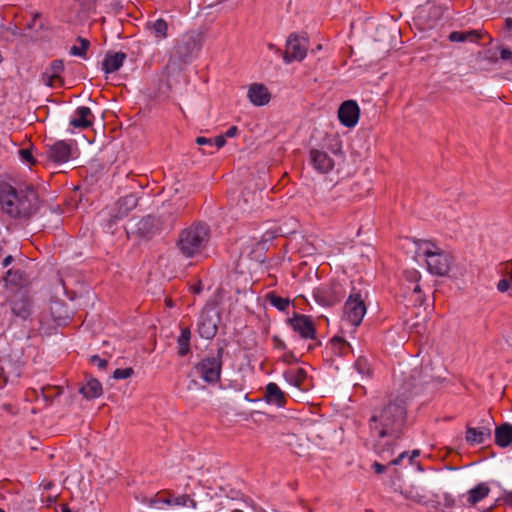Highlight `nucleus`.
I'll use <instances>...</instances> for the list:
<instances>
[{
  "mask_svg": "<svg viewBox=\"0 0 512 512\" xmlns=\"http://www.w3.org/2000/svg\"><path fill=\"white\" fill-rule=\"evenodd\" d=\"M276 285V279L272 275H268L264 280L263 288H272Z\"/></svg>",
  "mask_w": 512,
  "mask_h": 512,
  "instance_id": "nucleus-60",
  "label": "nucleus"
},
{
  "mask_svg": "<svg viewBox=\"0 0 512 512\" xmlns=\"http://www.w3.org/2000/svg\"><path fill=\"white\" fill-rule=\"evenodd\" d=\"M225 290H216L213 298L210 300V303H212L215 306H218L222 303V297Z\"/></svg>",
  "mask_w": 512,
  "mask_h": 512,
  "instance_id": "nucleus-56",
  "label": "nucleus"
},
{
  "mask_svg": "<svg viewBox=\"0 0 512 512\" xmlns=\"http://www.w3.org/2000/svg\"><path fill=\"white\" fill-rule=\"evenodd\" d=\"M159 231L157 220L152 216L143 217L137 223V233L139 236L149 239Z\"/></svg>",
  "mask_w": 512,
  "mask_h": 512,
  "instance_id": "nucleus-28",
  "label": "nucleus"
},
{
  "mask_svg": "<svg viewBox=\"0 0 512 512\" xmlns=\"http://www.w3.org/2000/svg\"><path fill=\"white\" fill-rule=\"evenodd\" d=\"M372 469L376 474H381L387 470V465L381 464L379 462H374L372 464Z\"/></svg>",
  "mask_w": 512,
  "mask_h": 512,
  "instance_id": "nucleus-57",
  "label": "nucleus"
},
{
  "mask_svg": "<svg viewBox=\"0 0 512 512\" xmlns=\"http://www.w3.org/2000/svg\"><path fill=\"white\" fill-rule=\"evenodd\" d=\"M46 30V25L39 12L32 14L31 20L25 25V37L31 40H38L42 37V32Z\"/></svg>",
  "mask_w": 512,
  "mask_h": 512,
  "instance_id": "nucleus-23",
  "label": "nucleus"
},
{
  "mask_svg": "<svg viewBox=\"0 0 512 512\" xmlns=\"http://www.w3.org/2000/svg\"><path fill=\"white\" fill-rule=\"evenodd\" d=\"M258 283L259 279H254L250 268L245 267L243 263H238L228 274L227 284L233 288H252Z\"/></svg>",
  "mask_w": 512,
  "mask_h": 512,
  "instance_id": "nucleus-11",
  "label": "nucleus"
},
{
  "mask_svg": "<svg viewBox=\"0 0 512 512\" xmlns=\"http://www.w3.org/2000/svg\"><path fill=\"white\" fill-rule=\"evenodd\" d=\"M268 250L263 243H259L256 240H251L246 243L242 249V253H246L250 260L255 264L260 265L265 261V253Z\"/></svg>",
  "mask_w": 512,
  "mask_h": 512,
  "instance_id": "nucleus-25",
  "label": "nucleus"
},
{
  "mask_svg": "<svg viewBox=\"0 0 512 512\" xmlns=\"http://www.w3.org/2000/svg\"><path fill=\"white\" fill-rule=\"evenodd\" d=\"M202 47L201 34L189 31L182 35L175 45V55L182 62H189Z\"/></svg>",
  "mask_w": 512,
  "mask_h": 512,
  "instance_id": "nucleus-8",
  "label": "nucleus"
},
{
  "mask_svg": "<svg viewBox=\"0 0 512 512\" xmlns=\"http://www.w3.org/2000/svg\"><path fill=\"white\" fill-rule=\"evenodd\" d=\"M94 115L89 107L80 106L75 110V116L70 120V126L85 130L93 125Z\"/></svg>",
  "mask_w": 512,
  "mask_h": 512,
  "instance_id": "nucleus-17",
  "label": "nucleus"
},
{
  "mask_svg": "<svg viewBox=\"0 0 512 512\" xmlns=\"http://www.w3.org/2000/svg\"><path fill=\"white\" fill-rule=\"evenodd\" d=\"M487 35L488 33L484 30L452 31L449 34L448 39L451 42L477 43L480 39Z\"/></svg>",
  "mask_w": 512,
  "mask_h": 512,
  "instance_id": "nucleus-27",
  "label": "nucleus"
},
{
  "mask_svg": "<svg viewBox=\"0 0 512 512\" xmlns=\"http://www.w3.org/2000/svg\"><path fill=\"white\" fill-rule=\"evenodd\" d=\"M355 369L362 375H370L371 374V368L368 360L365 357H358L355 361Z\"/></svg>",
  "mask_w": 512,
  "mask_h": 512,
  "instance_id": "nucleus-46",
  "label": "nucleus"
},
{
  "mask_svg": "<svg viewBox=\"0 0 512 512\" xmlns=\"http://www.w3.org/2000/svg\"><path fill=\"white\" fill-rule=\"evenodd\" d=\"M284 379L291 385L301 389L308 375L305 369H289L283 373Z\"/></svg>",
  "mask_w": 512,
  "mask_h": 512,
  "instance_id": "nucleus-34",
  "label": "nucleus"
},
{
  "mask_svg": "<svg viewBox=\"0 0 512 512\" xmlns=\"http://www.w3.org/2000/svg\"><path fill=\"white\" fill-rule=\"evenodd\" d=\"M264 399L267 404L275 405L279 408L285 407L287 403L286 394L274 382H269L266 385Z\"/></svg>",
  "mask_w": 512,
  "mask_h": 512,
  "instance_id": "nucleus-20",
  "label": "nucleus"
},
{
  "mask_svg": "<svg viewBox=\"0 0 512 512\" xmlns=\"http://www.w3.org/2000/svg\"><path fill=\"white\" fill-rule=\"evenodd\" d=\"M360 116V108L356 101H344L338 110V118L342 125L347 128L355 127Z\"/></svg>",
  "mask_w": 512,
  "mask_h": 512,
  "instance_id": "nucleus-15",
  "label": "nucleus"
},
{
  "mask_svg": "<svg viewBox=\"0 0 512 512\" xmlns=\"http://www.w3.org/2000/svg\"><path fill=\"white\" fill-rule=\"evenodd\" d=\"M7 31L13 36H25V31L21 30L17 25L8 27Z\"/></svg>",
  "mask_w": 512,
  "mask_h": 512,
  "instance_id": "nucleus-58",
  "label": "nucleus"
},
{
  "mask_svg": "<svg viewBox=\"0 0 512 512\" xmlns=\"http://www.w3.org/2000/svg\"><path fill=\"white\" fill-rule=\"evenodd\" d=\"M266 299L270 302L271 305L276 307L279 311H285L291 303V300L288 297L283 298L281 296L276 295L273 292L268 293L266 295Z\"/></svg>",
  "mask_w": 512,
  "mask_h": 512,
  "instance_id": "nucleus-40",
  "label": "nucleus"
},
{
  "mask_svg": "<svg viewBox=\"0 0 512 512\" xmlns=\"http://www.w3.org/2000/svg\"><path fill=\"white\" fill-rule=\"evenodd\" d=\"M281 361L285 364L291 365L299 362V359L296 357L293 351H286L281 356Z\"/></svg>",
  "mask_w": 512,
  "mask_h": 512,
  "instance_id": "nucleus-52",
  "label": "nucleus"
},
{
  "mask_svg": "<svg viewBox=\"0 0 512 512\" xmlns=\"http://www.w3.org/2000/svg\"><path fill=\"white\" fill-rule=\"evenodd\" d=\"M403 277L406 279L407 282L414 283L415 284L414 288H420L419 281L421 279V275H420L419 271H417L416 269L405 270L403 272Z\"/></svg>",
  "mask_w": 512,
  "mask_h": 512,
  "instance_id": "nucleus-48",
  "label": "nucleus"
},
{
  "mask_svg": "<svg viewBox=\"0 0 512 512\" xmlns=\"http://www.w3.org/2000/svg\"><path fill=\"white\" fill-rule=\"evenodd\" d=\"M490 493V487L487 483L481 482L467 493V503L469 506H475L477 503L486 498Z\"/></svg>",
  "mask_w": 512,
  "mask_h": 512,
  "instance_id": "nucleus-32",
  "label": "nucleus"
},
{
  "mask_svg": "<svg viewBox=\"0 0 512 512\" xmlns=\"http://www.w3.org/2000/svg\"><path fill=\"white\" fill-rule=\"evenodd\" d=\"M127 55L124 52H107L102 62V70L106 74L118 71L123 65Z\"/></svg>",
  "mask_w": 512,
  "mask_h": 512,
  "instance_id": "nucleus-26",
  "label": "nucleus"
},
{
  "mask_svg": "<svg viewBox=\"0 0 512 512\" xmlns=\"http://www.w3.org/2000/svg\"><path fill=\"white\" fill-rule=\"evenodd\" d=\"M19 156L22 161L28 163L29 165H35L37 160L34 158L32 151L30 149L24 148L19 150Z\"/></svg>",
  "mask_w": 512,
  "mask_h": 512,
  "instance_id": "nucleus-50",
  "label": "nucleus"
},
{
  "mask_svg": "<svg viewBox=\"0 0 512 512\" xmlns=\"http://www.w3.org/2000/svg\"><path fill=\"white\" fill-rule=\"evenodd\" d=\"M195 141L198 145H209L211 147L213 146V140L211 138L199 136Z\"/></svg>",
  "mask_w": 512,
  "mask_h": 512,
  "instance_id": "nucleus-61",
  "label": "nucleus"
},
{
  "mask_svg": "<svg viewBox=\"0 0 512 512\" xmlns=\"http://www.w3.org/2000/svg\"><path fill=\"white\" fill-rule=\"evenodd\" d=\"M400 492L406 499L412 500L418 504L428 505L430 502L425 495L419 493V491L414 488L406 489L404 491L401 490Z\"/></svg>",
  "mask_w": 512,
  "mask_h": 512,
  "instance_id": "nucleus-41",
  "label": "nucleus"
},
{
  "mask_svg": "<svg viewBox=\"0 0 512 512\" xmlns=\"http://www.w3.org/2000/svg\"><path fill=\"white\" fill-rule=\"evenodd\" d=\"M286 324L304 340H317V330L311 316L293 313L286 319Z\"/></svg>",
  "mask_w": 512,
  "mask_h": 512,
  "instance_id": "nucleus-9",
  "label": "nucleus"
},
{
  "mask_svg": "<svg viewBox=\"0 0 512 512\" xmlns=\"http://www.w3.org/2000/svg\"><path fill=\"white\" fill-rule=\"evenodd\" d=\"M210 237V226L196 221L180 232L176 245L183 256L192 258L206 248Z\"/></svg>",
  "mask_w": 512,
  "mask_h": 512,
  "instance_id": "nucleus-3",
  "label": "nucleus"
},
{
  "mask_svg": "<svg viewBox=\"0 0 512 512\" xmlns=\"http://www.w3.org/2000/svg\"><path fill=\"white\" fill-rule=\"evenodd\" d=\"M4 280L6 285L14 286L16 288H26L29 285L27 274L19 268H12L8 270Z\"/></svg>",
  "mask_w": 512,
  "mask_h": 512,
  "instance_id": "nucleus-29",
  "label": "nucleus"
},
{
  "mask_svg": "<svg viewBox=\"0 0 512 512\" xmlns=\"http://www.w3.org/2000/svg\"><path fill=\"white\" fill-rule=\"evenodd\" d=\"M271 340L273 342L274 349L283 351L287 349L286 343L278 335L272 336Z\"/></svg>",
  "mask_w": 512,
  "mask_h": 512,
  "instance_id": "nucleus-53",
  "label": "nucleus"
},
{
  "mask_svg": "<svg viewBox=\"0 0 512 512\" xmlns=\"http://www.w3.org/2000/svg\"><path fill=\"white\" fill-rule=\"evenodd\" d=\"M310 164L317 172L322 174L329 173L335 166V162L330 155L319 149L310 150Z\"/></svg>",
  "mask_w": 512,
  "mask_h": 512,
  "instance_id": "nucleus-16",
  "label": "nucleus"
},
{
  "mask_svg": "<svg viewBox=\"0 0 512 512\" xmlns=\"http://www.w3.org/2000/svg\"><path fill=\"white\" fill-rule=\"evenodd\" d=\"M220 316L218 313L210 314L209 311H203L197 322V331L201 338L211 340L218 331Z\"/></svg>",
  "mask_w": 512,
  "mask_h": 512,
  "instance_id": "nucleus-12",
  "label": "nucleus"
},
{
  "mask_svg": "<svg viewBox=\"0 0 512 512\" xmlns=\"http://www.w3.org/2000/svg\"><path fill=\"white\" fill-rule=\"evenodd\" d=\"M42 80L45 85L49 87H61L64 84V80L61 76H53V74L47 70L42 74Z\"/></svg>",
  "mask_w": 512,
  "mask_h": 512,
  "instance_id": "nucleus-44",
  "label": "nucleus"
},
{
  "mask_svg": "<svg viewBox=\"0 0 512 512\" xmlns=\"http://www.w3.org/2000/svg\"><path fill=\"white\" fill-rule=\"evenodd\" d=\"M312 294L316 302L324 307H332L340 300L336 290H312Z\"/></svg>",
  "mask_w": 512,
  "mask_h": 512,
  "instance_id": "nucleus-31",
  "label": "nucleus"
},
{
  "mask_svg": "<svg viewBox=\"0 0 512 512\" xmlns=\"http://www.w3.org/2000/svg\"><path fill=\"white\" fill-rule=\"evenodd\" d=\"M5 303L11 315L21 321H30L34 313L35 300L30 290H5Z\"/></svg>",
  "mask_w": 512,
  "mask_h": 512,
  "instance_id": "nucleus-5",
  "label": "nucleus"
},
{
  "mask_svg": "<svg viewBox=\"0 0 512 512\" xmlns=\"http://www.w3.org/2000/svg\"><path fill=\"white\" fill-rule=\"evenodd\" d=\"M49 158L55 163H65L71 157V144L64 140L55 142L49 148Z\"/></svg>",
  "mask_w": 512,
  "mask_h": 512,
  "instance_id": "nucleus-22",
  "label": "nucleus"
},
{
  "mask_svg": "<svg viewBox=\"0 0 512 512\" xmlns=\"http://www.w3.org/2000/svg\"><path fill=\"white\" fill-rule=\"evenodd\" d=\"M63 308V305L60 303H55L53 306L50 307V316L57 327L65 326L68 324L69 321V315L66 309H64L63 313L59 312L57 314L58 310Z\"/></svg>",
  "mask_w": 512,
  "mask_h": 512,
  "instance_id": "nucleus-39",
  "label": "nucleus"
},
{
  "mask_svg": "<svg viewBox=\"0 0 512 512\" xmlns=\"http://www.w3.org/2000/svg\"><path fill=\"white\" fill-rule=\"evenodd\" d=\"M500 58L503 61H507L512 63V51L506 47H501L500 49Z\"/></svg>",
  "mask_w": 512,
  "mask_h": 512,
  "instance_id": "nucleus-55",
  "label": "nucleus"
},
{
  "mask_svg": "<svg viewBox=\"0 0 512 512\" xmlns=\"http://www.w3.org/2000/svg\"><path fill=\"white\" fill-rule=\"evenodd\" d=\"M495 444L501 448L509 447L512 444V425L502 423L495 429Z\"/></svg>",
  "mask_w": 512,
  "mask_h": 512,
  "instance_id": "nucleus-30",
  "label": "nucleus"
},
{
  "mask_svg": "<svg viewBox=\"0 0 512 512\" xmlns=\"http://www.w3.org/2000/svg\"><path fill=\"white\" fill-rule=\"evenodd\" d=\"M238 133V127L237 126H231L228 128V130L223 134L225 138H232L236 136Z\"/></svg>",
  "mask_w": 512,
  "mask_h": 512,
  "instance_id": "nucleus-62",
  "label": "nucleus"
},
{
  "mask_svg": "<svg viewBox=\"0 0 512 512\" xmlns=\"http://www.w3.org/2000/svg\"><path fill=\"white\" fill-rule=\"evenodd\" d=\"M53 76H61L64 71V62L61 59H55L51 62L50 67L47 69Z\"/></svg>",
  "mask_w": 512,
  "mask_h": 512,
  "instance_id": "nucleus-49",
  "label": "nucleus"
},
{
  "mask_svg": "<svg viewBox=\"0 0 512 512\" xmlns=\"http://www.w3.org/2000/svg\"><path fill=\"white\" fill-rule=\"evenodd\" d=\"M146 28L156 37L164 39L167 37L168 24L163 18H159L155 21H148Z\"/></svg>",
  "mask_w": 512,
  "mask_h": 512,
  "instance_id": "nucleus-36",
  "label": "nucleus"
},
{
  "mask_svg": "<svg viewBox=\"0 0 512 512\" xmlns=\"http://www.w3.org/2000/svg\"><path fill=\"white\" fill-rule=\"evenodd\" d=\"M420 455L419 450H413L411 453L404 451L401 452L396 458H393L389 461V465H400L405 459L408 460V463L411 466H416L417 469L422 470L420 463L416 462L415 459Z\"/></svg>",
  "mask_w": 512,
  "mask_h": 512,
  "instance_id": "nucleus-38",
  "label": "nucleus"
},
{
  "mask_svg": "<svg viewBox=\"0 0 512 512\" xmlns=\"http://www.w3.org/2000/svg\"><path fill=\"white\" fill-rule=\"evenodd\" d=\"M225 144H226V138L223 134L216 136L215 139L213 140V145H216V147L218 149L222 148Z\"/></svg>",
  "mask_w": 512,
  "mask_h": 512,
  "instance_id": "nucleus-59",
  "label": "nucleus"
},
{
  "mask_svg": "<svg viewBox=\"0 0 512 512\" xmlns=\"http://www.w3.org/2000/svg\"><path fill=\"white\" fill-rule=\"evenodd\" d=\"M163 496L157 494L151 503L154 505L165 504L168 506H190L196 508L197 502L188 494H181L175 496L171 491L165 490L162 492Z\"/></svg>",
  "mask_w": 512,
  "mask_h": 512,
  "instance_id": "nucleus-14",
  "label": "nucleus"
},
{
  "mask_svg": "<svg viewBox=\"0 0 512 512\" xmlns=\"http://www.w3.org/2000/svg\"><path fill=\"white\" fill-rule=\"evenodd\" d=\"M133 374H134V370L131 367H127V368H123V369L117 368L113 372V378L114 379H127V378L131 377Z\"/></svg>",
  "mask_w": 512,
  "mask_h": 512,
  "instance_id": "nucleus-51",
  "label": "nucleus"
},
{
  "mask_svg": "<svg viewBox=\"0 0 512 512\" xmlns=\"http://www.w3.org/2000/svg\"><path fill=\"white\" fill-rule=\"evenodd\" d=\"M504 501L507 505L512 507V491L505 492Z\"/></svg>",
  "mask_w": 512,
  "mask_h": 512,
  "instance_id": "nucleus-64",
  "label": "nucleus"
},
{
  "mask_svg": "<svg viewBox=\"0 0 512 512\" xmlns=\"http://www.w3.org/2000/svg\"><path fill=\"white\" fill-rule=\"evenodd\" d=\"M90 362L96 364L100 369H105L108 365V361L101 358L99 355H92L90 357Z\"/></svg>",
  "mask_w": 512,
  "mask_h": 512,
  "instance_id": "nucleus-54",
  "label": "nucleus"
},
{
  "mask_svg": "<svg viewBox=\"0 0 512 512\" xmlns=\"http://www.w3.org/2000/svg\"><path fill=\"white\" fill-rule=\"evenodd\" d=\"M330 348L333 354L339 357H346L353 353L350 343L338 335L330 340Z\"/></svg>",
  "mask_w": 512,
  "mask_h": 512,
  "instance_id": "nucleus-33",
  "label": "nucleus"
},
{
  "mask_svg": "<svg viewBox=\"0 0 512 512\" xmlns=\"http://www.w3.org/2000/svg\"><path fill=\"white\" fill-rule=\"evenodd\" d=\"M77 41L80 42V46L73 45L70 48V54L73 56L85 57L87 50L90 47V41L80 36L77 38Z\"/></svg>",
  "mask_w": 512,
  "mask_h": 512,
  "instance_id": "nucleus-43",
  "label": "nucleus"
},
{
  "mask_svg": "<svg viewBox=\"0 0 512 512\" xmlns=\"http://www.w3.org/2000/svg\"><path fill=\"white\" fill-rule=\"evenodd\" d=\"M286 247L299 258L314 257L317 252V246L304 236H295L288 240Z\"/></svg>",
  "mask_w": 512,
  "mask_h": 512,
  "instance_id": "nucleus-13",
  "label": "nucleus"
},
{
  "mask_svg": "<svg viewBox=\"0 0 512 512\" xmlns=\"http://www.w3.org/2000/svg\"><path fill=\"white\" fill-rule=\"evenodd\" d=\"M247 97L255 106H264L269 103L271 95L263 84L253 83L249 86Z\"/></svg>",
  "mask_w": 512,
  "mask_h": 512,
  "instance_id": "nucleus-19",
  "label": "nucleus"
},
{
  "mask_svg": "<svg viewBox=\"0 0 512 512\" xmlns=\"http://www.w3.org/2000/svg\"><path fill=\"white\" fill-rule=\"evenodd\" d=\"M491 437V427L488 421L487 425L478 428L466 427L465 440L469 445H478L484 443Z\"/></svg>",
  "mask_w": 512,
  "mask_h": 512,
  "instance_id": "nucleus-18",
  "label": "nucleus"
},
{
  "mask_svg": "<svg viewBox=\"0 0 512 512\" xmlns=\"http://www.w3.org/2000/svg\"><path fill=\"white\" fill-rule=\"evenodd\" d=\"M305 277L308 278L309 281L313 279L318 280L317 270L313 271L311 268L305 272Z\"/></svg>",
  "mask_w": 512,
  "mask_h": 512,
  "instance_id": "nucleus-63",
  "label": "nucleus"
},
{
  "mask_svg": "<svg viewBox=\"0 0 512 512\" xmlns=\"http://www.w3.org/2000/svg\"><path fill=\"white\" fill-rule=\"evenodd\" d=\"M415 243L426 258L428 271L437 276H446L453 263V256L429 240H415Z\"/></svg>",
  "mask_w": 512,
  "mask_h": 512,
  "instance_id": "nucleus-4",
  "label": "nucleus"
},
{
  "mask_svg": "<svg viewBox=\"0 0 512 512\" xmlns=\"http://www.w3.org/2000/svg\"><path fill=\"white\" fill-rule=\"evenodd\" d=\"M477 60L487 61L489 64H496L498 62V56L496 51L488 49L484 52H478Z\"/></svg>",
  "mask_w": 512,
  "mask_h": 512,
  "instance_id": "nucleus-47",
  "label": "nucleus"
},
{
  "mask_svg": "<svg viewBox=\"0 0 512 512\" xmlns=\"http://www.w3.org/2000/svg\"><path fill=\"white\" fill-rule=\"evenodd\" d=\"M118 203L120 209L123 210L125 214H127L138 205V198L134 194H129L122 197Z\"/></svg>",
  "mask_w": 512,
  "mask_h": 512,
  "instance_id": "nucleus-42",
  "label": "nucleus"
},
{
  "mask_svg": "<svg viewBox=\"0 0 512 512\" xmlns=\"http://www.w3.org/2000/svg\"><path fill=\"white\" fill-rule=\"evenodd\" d=\"M365 298L360 291L351 293L344 304V321L354 328L362 323L366 314Z\"/></svg>",
  "mask_w": 512,
  "mask_h": 512,
  "instance_id": "nucleus-7",
  "label": "nucleus"
},
{
  "mask_svg": "<svg viewBox=\"0 0 512 512\" xmlns=\"http://www.w3.org/2000/svg\"><path fill=\"white\" fill-rule=\"evenodd\" d=\"M404 297H409L414 305H425L426 297L423 293V290H406Z\"/></svg>",
  "mask_w": 512,
  "mask_h": 512,
  "instance_id": "nucleus-45",
  "label": "nucleus"
},
{
  "mask_svg": "<svg viewBox=\"0 0 512 512\" xmlns=\"http://www.w3.org/2000/svg\"><path fill=\"white\" fill-rule=\"evenodd\" d=\"M407 426V402L401 397L389 400L375 408L368 420L370 436L374 440L373 450L383 460L394 454L393 442L382 443L384 438L400 439Z\"/></svg>",
  "mask_w": 512,
  "mask_h": 512,
  "instance_id": "nucleus-1",
  "label": "nucleus"
},
{
  "mask_svg": "<svg viewBox=\"0 0 512 512\" xmlns=\"http://www.w3.org/2000/svg\"><path fill=\"white\" fill-rule=\"evenodd\" d=\"M279 236H283L282 228L275 223H271L267 225L261 236V239L257 241L259 243H263V245L268 248V244Z\"/></svg>",
  "mask_w": 512,
  "mask_h": 512,
  "instance_id": "nucleus-37",
  "label": "nucleus"
},
{
  "mask_svg": "<svg viewBox=\"0 0 512 512\" xmlns=\"http://www.w3.org/2000/svg\"><path fill=\"white\" fill-rule=\"evenodd\" d=\"M38 194L32 185L13 187L0 184V206L2 211L15 219H27L38 209Z\"/></svg>",
  "mask_w": 512,
  "mask_h": 512,
  "instance_id": "nucleus-2",
  "label": "nucleus"
},
{
  "mask_svg": "<svg viewBox=\"0 0 512 512\" xmlns=\"http://www.w3.org/2000/svg\"><path fill=\"white\" fill-rule=\"evenodd\" d=\"M79 392L85 399H96L99 398L103 393V387L101 382L91 375H85V384L79 388Z\"/></svg>",
  "mask_w": 512,
  "mask_h": 512,
  "instance_id": "nucleus-24",
  "label": "nucleus"
},
{
  "mask_svg": "<svg viewBox=\"0 0 512 512\" xmlns=\"http://www.w3.org/2000/svg\"><path fill=\"white\" fill-rule=\"evenodd\" d=\"M307 49V37L292 33L287 39L283 59L286 63H290L292 61H301L305 58Z\"/></svg>",
  "mask_w": 512,
  "mask_h": 512,
  "instance_id": "nucleus-10",
  "label": "nucleus"
},
{
  "mask_svg": "<svg viewBox=\"0 0 512 512\" xmlns=\"http://www.w3.org/2000/svg\"><path fill=\"white\" fill-rule=\"evenodd\" d=\"M190 340H191V331L188 327L181 328L180 335L177 339L178 345V355L181 357L186 356L190 353Z\"/></svg>",
  "mask_w": 512,
  "mask_h": 512,
  "instance_id": "nucleus-35",
  "label": "nucleus"
},
{
  "mask_svg": "<svg viewBox=\"0 0 512 512\" xmlns=\"http://www.w3.org/2000/svg\"><path fill=\"white\" fill-rule=\"evenodd\" d=\"M437 500H433L436 503L435 507H441L443 512H464V504L458 501L450 493L444 492L442 495H434Z\"/></svg>",
  "mask_w": 512,
  "mask_h": 512,
  "instance_id": "nucleus-21",
  "label": "nucleus"
},
{
  "mask_svg": "<svg viewBox=\"0 0 512 512\" xmlns=\"http://www.w3.org/2000/svg\"><path fill=\"white\" fill-rule=\"evenodd\" d=\"M223 354L224 348L219 347L215 355L204 357L194 366L196 373L204 382L215 384L220 380Z\"/></svg>",
  "mask_w": 512,
  "mask_h": 512,
  "instance_id": "nucleus-6",
  "label": "nucleus"
}]
</instances>
